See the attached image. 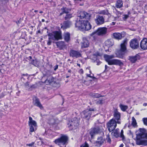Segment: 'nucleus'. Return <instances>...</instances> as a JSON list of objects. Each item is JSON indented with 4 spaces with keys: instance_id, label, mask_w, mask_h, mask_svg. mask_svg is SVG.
<instances>
[{
    "instance_id": "obj_56",
    "label": "nucleus",
    "mask_w": 147,
    "mask_h": 147,
    "mask_svg": "<svg viewBox=\"0 0 147 147\" xmlns=\"http://www.w3.org/2000/svg\"><path fill=\"white\" fill-rule=\"evenodd\" d=\"M71 69H69L68 70V72L69 73H71Z\"/></svg>"
},
{
    "instance_id": "obj_45",
    "label": "nucleus",
    "mask_w": 147,
    "mask_h": 147,
    "mask_svg": "<svg viewBox=\"0 0 147 147\" xmlns=\"http://www.w3.org/2000/svg\"><path fill=\"white\" fill-rule=\"evenodd\" d=\"M123 20H126L129 17L128 16L126 15H123Z\"/></svg>"
},
{
    "instance_id": "obj_62",
    "label": "nucleus",
    "mask_w": 147,
    "mask_h": 147,
    "mask_svg": "<svg viewBox=\"0 0 147 147\" xmlns=\"http://www.w3.org/2000/svg\"><path fill=\"white\" fill-rule=\"evenodd\" d=\"M43 11H40L39 12V13H43Z\"/></svg>"
},
{
    "instance_id": "obj_42",
    "label": "nucleus",
    "mask_w": 147,
    "mask_h": 147,
    "mask_svg": "<svg viewBox=\"0 0 147 147\" xmlns=\"http://www.w3.org/2000/svg\"><path fill=\"white\" fill-rule=\"evenodd\" d=\"M123 130H121V134H120V137L122 138L123 139L124 138V136L123 134Z\"/></svg>"
},
{
    "instance_id": "obj_26",
    "label": "nucleus",
    "mask_w": 147,
    "mask_h": 147,
    "mask_svg": "<svg viewBox=\"0 0 147 147\" xmlns=\"http://www.w3.org/2000/svg\"><path fill=\"white\" fill-rule=\"evenodd\" d=\"M54 82V78H53L51 76H49L47 79L45 80V83L46 84H50Z\"/></svg>"
},
{
    "instance_id": "obj_44",
    "label": "nucleus",
    "mask_w": 147,
    "mask_h": 147,
    "mask_svg": "<svg viewBox=\"0 0 147 147\" xmlns=\"http://www.w3.org/2000/svg\"><path fill=\"white\" fill-rule=\"evenodd\" d=\"M94 97L98 98L99 97H100L101 95L100 94H94Z\"/></svg>"
},
{
    "instance_id": "obj_9",
    "label": "nucleus",
    "mask_w": 147,
    "mask_h": 147,
    "mask_svg": "<svg viewBox=\"0 0 147 147\" xmlns=\"http://www.w3.org/2000/svg\"><path fill=\"white\" fill-rule=\"evenodd\" d=\"M94 110L93 109L89 110H86L83 111L81 113L82 117L88 119L91 115V111H93Z\"/></svg>"
},
{
    "instance_id": "obj_52",
    "label": "nucleus",
    "mask_w": 147,
    "mask_h": 147,
    "mask_svg": "<svg viewBox=\"0 0 147 147\" xmlns=\"http://www.w3.org/2000/svg\"><path fill=\"white\" fill-rule=\"evenodd\" d=\"M117 14H118V16H119V15H120L121 14V13L120 12H117Z\"/></svg>"
},
{
    "instance_id": "obj_60",
    "label": "nucleus",
    "mask_w": 147,
    "mask_h": 147,
    "mask_svg": "<svg viewBox=\"0 0 147 147\" xmlns=\"http://www.w3.org/2000/svg\"><path fill=\"white\" fill-rule=\"evenodd\" d=\"M42 22H44L45 21V20L44 19H42Z\"/></svg>"
},
{
    "instance_id": "obj_20",
    "label": "nucleus",
    "mask_w": 147,
    "mask_h": 147,
    "mask_svg": "<svg viewBox=\"0 0 147 147\" xmlns=\"http://www.w3.org/2000/svg\"><path fill=\"white\" fill-rule=\"evenodd\" d=\"M105 46L107 47L106 50H105L106 51L109 47L112 46L113 45L114 42L111 40H107L105 41Z\"/></svg>"
},
{
    "instance_id": "obj_27",
    "label": "nucleus",
    "mask_w": 147,
    "mask_h": 147,
    "mask_svg": "<svg viewBox=\"0 0 147 147\" xmlns=\"http://www.w3.org/2000/svg\"><path fill=\"white\" fill-rule=\"evenodd\" d=\"M113 36L115 39L118 40L121 39L122 37V34L119 33H114Z\"/></svg>"
},
{
    "instance_id": "obj_3",
    "label": "nucleus",
    "mask_w": 147,
    "mask_h": 147,
    "mask_svg": "<svg viewBox=\"0 0 147 147\" xmlns=\"http://www.w3.org/2000/svg\"><path fill=\"white\" fill-rule=\"evenodd\" d=\"M49 37L47 45H50L52 42V40L53 41L58 40L62 39V36L61 32L58 31L53 32L52 33L48 34Z\"/></svg>"
},
{
    "instance_id": "obj_41",
    "label": "nucleus",
    "mask_w": 147,
    "mask_h": 147,
    "mask_svg": "<svg viewBox=\"0 0 147 147\" xmlns=\"http://www.w3.org/2000/svg\"><path fill=\"white\" fill-rule=\"evenodd\" d=\"M142 120L144 124L147 126V117L143 118Z\"/></svg>"
},
{
    "instance_id": "obj_24",
    "label": "nucleus",
    "mask_w": 147,
    "mask_h": 147,
    "mask_svg": "<svg viewBox=\"0 0 147 147\" xmlns=\"http://www.w3.org/2000/svg\"><path fill=\"white\" fill-rule=\"evenodd\" d=\"M61 10L62 11V12L60 13V16L62 15L64 13H68L71 11L70 9L64 7H63L61 8Z\"/></svg>"
},
{
    "instance_id": "obj_32",
    "label": "nucleus",
    "mask_w": 147,
    "mask_h": 147,
    "mask_svg": "<svg viewBox=\"0 0 147 147\" xmlns=\"http://www.w3.org/2000/svg\"><path fill=\"white\" fill-rule=\"evenodd\" d=\"M119 107L121 110L123 111H125L128 108L127 106L122 104H120Z\"/></svg>"
},
{
    "instance_id": "obj_6",
    "label": "nucleus",
    "mask_w": 147,
    "mask_h": 147,
    "mask_svg": "<svg viewBox=\"0 0 147 147\" xmlns=\"http://www.w3.org/2000/svg\"><path fill=\"white\" fill-rule=\"evenodd\" d=\"M28 125L30 127V131L31 132L35 131L37 129V124L36 122L33 120L32 117H29Z\"/></svg>"
},
{
    "instance_id": "obj_1",
    "label": "nucleus",
    "mask_w": 147,
    "mask_h": 147,
    "mask_svg": "<svg viewBox=\"0 0 147 147\" xmlns=\"http://www.w3.org/2000/svg\"><path fill=\"white\" fill-rule=\"evenodd\" d=\"M75 26L79 30L82 31L88 30L91 28V26L88 20H82L77 21Z\"/></svg>"
},
{
    "instance_id": "obj_23",
    "label": "nucleus",
    "mask_w": 147,
    "mask_h": 147,
    "mask_svg": "<svg viewBox=\"0 0 147 147\" xmlns=\"http://www.w3.org/2000/svg\"><path fill=\"white\" fill-rule=\"evenodd\" d=\"M94 58H96V59L94 61V62L97 63V65H100V62L98 59L99 58V57H100V54L98 52H97L96 53L94 54Z\"/></svg>"
},
{
    "instance_id": "obj_35",
    "label": "nucleus",
    "mask_w": 147,
    "mask_h": 147,
    "mask_svg": "<svg viewBox=\"0 0 147 147\" xmlns=\"http://www.w3.org/2000/svg\"><path fill=\"white\" fill-rule=\"evenodd\" d=\"M131 124L134 127H136L137 126V123L136 120L134 117H132L131 119Z\"/></svg>"
},
{
    "instance_id": "obj_36",
    "label": "nucleus",
    "mask_w": 147,
    "mask_h": 147,
    "mask_svg": "<svg viewBox=\"0 0 147 147\" xmlns=\"http://www.w3.org/2000/svg\"><path fill=\"white\" fill-rule=\"evenodd\" d=\"M57 45L58 47H64L65 46V43L63 41H60L57 42Z\"/></svg>"
},
{
    "instance_id": "obj_15",
    "label": "nucleus",
    "mask_w": 147,
    "mask_h": 147,
    "mask_svg": "<svg viewBox=\"0 0 147 147\" xmlns=\"http://www.w3.org/2000/svg\"><path fill=\"white\" fill-rule=\"evenodd\" d=\"M113 115L114 118L113 119L116 121L118 124H120L121 122L120 121L121 117L120 113L118 111L117 109H116L114 110Z\"/></svg>"
},
{
    "instance_id": "obj_47",
    "label": "nucleus",
    "mask_w": 147,
    "mask_h": 147,
    "mask_svg": "<svg viewBox=\"0 0 147 147\" xmlns=\"http://www.w3.org/2000/svg\"><path fill=\"white\" fill-rule=\"evenodd\" d=\"M79 73L81 74H82L83 73V70L82 69H80L79 71Z\"/></svg>"
},
{
    "instance_id": "obj_21",
    "label": "nucleus",
    "mask_w": 147,
    "mask_h": 147,
    "mask_svg": "<svg viewBox=\"0 0 147 147\" xmlns=\"http://www.w3.org/2000/svg\"><path fill=\"white\" fill-rule=\"evenodd\" d=\"M89 43L88 40L86 38H83V41L82 43L81 47L82 48H86L88 47Z\"/></svg>"
},
{
    "instance_id": "obj_50",
    "label": "nucleus",
    "mask_w": 147,
    "mask_h": 147,
    "mask_svg": "<svg viewBox=\"0 0 147 147\" xmlns=\"http://www.w3.org/2000/svg\"><path fill=\"white\" fill-rule=\"evenodd\" d=\"M25 85L26 87H28L29 85V83L28 82H26L25 84Z\"/></svg>"
},
{
    "instance_id": "obj_25",
    "label": "nucleus",
    "mask_w": 147,
    "mask_h": 147,
    "mask_svg": "<svg viewBox=\"0 0 147 147\" xmlns=\"http://www.w3.org/2000/svg\"><path fill=\"white\" fill-rule=\"evenodd\" d=\"M140 58V57L138 55H136L134 56H131L129 57V60L132 63L135 62L137 60L139 59Z\"/></svg>"
},
{
    "instance_id": "obj_54",
    "label": "nucleus",
    "mask_w": 147,
    "mask_h": 147,
    "mask_svg": "<svg viewBox=\"0 0 147 147\" xmlns=\"http://www.w3.org/2000/svg\"><path fill=\"white\" fill-rule=\"evenodd\" d=\"M143 106H147V103H144L143 104Z\"/></svg>"
},
{
    "instance_id": "obj_64",
    "label": "nucleus",
    "mask_w": 147,
    "mask_h": 147,
    "mask_svg": "<svg viewBox=\"0 0 147 147\" xmlns=\"http://www.w3.org/2000/svg\"><path fill=\"white\" fill-rule=\"evenodd\" d=\"M69 76H67L66 78H69Z\"/></svg>"
},
{
    "instance_id": "obj_37",
    "label": "nucleus",
    "mask_w": 147,
    "mask_h": 147,
    "mask_svg": "<svg viewBox=\"0 0 147 147\" xmlns=\"http://www.w3.org/2000/svg\"><path fill=\"white\" fill-rule=\"evenodd\" d=\"M66 14V16L64 17V19L65 20H68L71 18L72 16V14Z\"/></svg>"
},
{
    "instance_id": "obj_5",
    "label": "nucleus",
    "mask_w": 147,
    "mask_h": 147,
    "mask_svg": "<svg viewBox=\"0 0 147 147\" xmlns=\"http://www.w3.org/2000/svg\"><path fill=\"white\" fill-rule=\"evenodd\" d=\"M127 40L125 39L123 41V43L121 45V49L120 51L116 53L117 57L119 58H122L124 53H123L126 50V46L127 44Z\"/></svg>"
},
{
    "instance_id": "obj_53",
    "label": "nucleus",
    "mask_w": 147,
    "mask_h": 147,
    "mask_svg": "<svg viewBox=\"0 0 147 147\" xmlns=\"http://www.w3.org/2000/svg\"><path fill=\"white\" fill-rule=\"evenodd\" d=\"M115 24V22H113L111 23V25H114Z\"/></svg>"
},
{
    "instance_id": "obj_28",
    "label": "nucleus",
    "mask_w": 147,
    "mask_h": 147,
    "mask_svg": "<svg viewBox=\"0 0 147 147\" xmlns=\"http://www.w3.org/2000/svg\"><path fill=\"white\" fill-rule=\"evenodd\" d=\"M123 6V2L122 1L119 0L117 1L115 3L116 7L118 8L122 7Z\"/></svg>"
},
{
    "instance_id": "obj_61",
    "label": "nucleus",
    "mask_w": 147,
    "mask_h": 147,
    "mask_svg": "<svg viewBox=\"0 0 147 147\" xmlns=\"http://www.w3.org/2000/svg\"><path fill=\"white\" fill-rule=\"evenodd\" d=\"M29 58H30V59H32V57L31 56H29Z\"/></svg>"
},
{
    "instance_id": "obj_2",
    "label": "nucleus",
    "mask_w": 147,
    "mask_h": 147,
    "mask_svg": "<svg viewBox=\"0 0 147 147\" xmlns=\"http://www.w3.org/2000/svg\"><path fill=\"white\" fill-rule=\"evenodd\" d=\"M114 57V55H104L105 60L108 63L109 65H116L120 66L123 65V63L121 60L118 59H112Z\"/></svg>"
},
{
    "instance_id": "obj_38",
    "label": "nucleus",
    "mask_w": 147,
    "mask_h": 147,
    "mask_svg": "<svg viewBox=\"0 0 147 147\" xmlns=\"http://www.w3.org/2000/svg\"><path fill=\"white\" fill-rule=\"evenodd\" d=\"M106 139H105V141H107V142L110 143L111 142V140L110 137L109 135H107L106 136Z\"/></svg>"
},
{
    "instance_id": "obj_11",
    "label": "nucleus",
    "mask_w": 147,
    "mask_h": 147,
    "mask_svg": "<svg viewBox=\"0 0 147 147\" xmlns=\"http://www.w3.org/2000/svg\"><path fill=\"white\" fill-rule=\"evenodd\" d=\"M136 144L138 145L147 146V139L145 138H136Z\"/></svg>"
},
{
    "instance_id": "obj_40",
    "label": "nucleus",
    "mask_w": 147,
    "mask_h": 147,
    "mask_svg": "<svg viewBox=\"0 0 147 147\" xmlns=\"http://www.w3.org/2000/svg\"><path fill=\"white\" fill-rule=\"evenodd\" d=\"M80 147H89V146L88 144L86 142H85L84 144L81 145Z\"/></svg>"
},
{
    "instance_id": "obj_33",
    "label": "nucleus",
    "mask_w": 147,
    "mask_h": 147,
    "mask_svg": "<svg viewBox=\"0 0 147 147\" xmlns=\"http://www.w3.org/2000/svg\"><path fill=\"white\" fill-rule=\"evenodd\" d=\"M95 144L97 146L100 147L101 145V137H98L97 140Z\"/></svg>"
},
{
    "instance_id": "obj_10",
    "label": "nucleus",
    "mask_w": 147,
    "mask_h": 147,
    "mask_svg": "<svg viewBox=\"0 0 147 147\" xmlns=\"http://www.w3.org/2000/svg\"><path fill=\"white\" fill-rule=\"evenodd\" d=\"M78 16L81 19L85 18L87 20L90 19L91 14L85 11H81L78 14Z\"/></svg>"
},
{
    "instance_id": "obj_4",
    "label": "nucleus",
    "mask_w": 147,
    "mask_h": 147,
    "mask_svg": "<svg viewBox=\"0 0 147 147\" xmlns=\"http://www.w3.org/2000/svg\"><path fill=\"white\" fill-rule=\"evenodd\" d=\"M68 140V138L65 135H62L60 137L55 139L54 142L59 146L66 145Z\"/></svg>"
},
{
    "instance_id": "obj_16",
    "label": "nucleus",
    "mask_w": 147,
    "mask_h": 147,
    "mask_svg": "<svg viewBox=\"0 0 147 147\" xmlns=\"http://www.w3.org/2000/svg\"><path fill=\"white\" fill-rule=\"evenodd\" d=\"M100 132V129L99 127H95L92 129L90 133L91 138H92L95 135L99 134Z\"/></svg>"
},
{
    "instance_id": "obj_34",
    "label": "nucleus",
    "mask_w": 147,
    "mask_h": 147,
    "mask_svg": "<svg viewBox=\"0 0 147 147\" xmlns=\"http://www.w3.org/2000/svg\"><path fill=\"white\" fill-rule=\"evenodd\" d=\"M107 28L106 27L102 28V36L105 35L107 33Z\"/></svg>"
},
{
    "instance_id": "obj_18",
    "label": "nucleus",
    "mask_w": 147,
    "mask_h": 147,
    "mask_svg": "<svg viewBox=\"0 0 147 147\" xmlns=\"http://www.w3.org/2000/svg\"><path fill=\"white\" fill-rule=\"evenodd\" d=\"M71 24V22L70 21H65L63 22V25L61 24V28L63 29H65L69 28Z\"/></svg>"
},
{
    "instance_id": "obj_51",
    "label": "nucleus",
    "mask_w": 147,
    "mask_h": 147,
    "mask_svg": "<svg viewBox=\"0 0 147 147\" xmlns=\"http://www.w3.org/2000/svg\"><path fill=\"white\" fill-rule=\"evenodd\" d=\"M101 21H102V24H103L104 23V20L103 18L102 17Z\"/></svg>"
},
{
    "instance_id": "obj_49",
    "label": "nucleus",
    "mask_w": 147,
    "mask_h": 147,
    "mask_svg": "<svg viewBox=\"0 0 147 147\" xmlns=\"http://www.w3.org/2000/svg\"><path fill=\"white\" fill-rule=\"evenodd\" d=\"M58 65H56L54 67V70L55 71H56L58 69Z\"/></svg>"
},
{
    "instance_id": "obj_63",
    "label": "nucleus",
    "mask_w": 147,
    "mask_h": 147,
    "mask_svg": "<svg viewBox=\"0 0 147 147\" xmlns=\"http://www.w3.org/2000/svg\"><path fill=\"white\" fill-rule=\"evenodd\" d=\"M34 12H38V11L37 10H35L34 11Z\"/></svg>"
},
{
    "instance_id": "obj_19",
    "label": "nucleus",
    "mask_w": 147,
    "mask_h": 147,
    "mask_svg": "<svg viewBox=\"0 0 147 147\" xmlns=\"http://www.w3.org/2000/svg\"><path fill=\"white\" fill-rule=\"evenodd\" d=\"M63 37L65 40L67 42H69L70 40V34L68 32L64 33Z\"/></svg>"
},
{
    "instance_id": "obj_46",
    "label": "nucleus",
    "mask_w": 147,
    "mask_h": 147,
    "mask_svg": "<svg viewBox=\"0 0 147 147\" xmlns=\"http://www.w3.org/2000/svg\"><path fill=\"white\" fill-rule=\"evenodd\" d=\"M34 142H32L31 143L29 144H26V146H32L34 145Z\"/></svg>"
},
{
    "instance_id": "obj_17",
    "label": "nucleus",
    "mask_w": 147,
    "mask_h": 147,
    "mask_svg": "<svg viewBox=\"0 0 147 147\" xmlns=\"http://www.w3.org/2000/svg\"><path fill=\"white\" fill-rule=\"evenodd\" d=\"M140 47L143 50L147 49V38H144L141 41Z\"/></svg>"
},
{
    "instance_id": "obj_13",
    "label": "nucleus",
    "mask_w": 147,
    "mask_h": 147,
    "mask_svg": "<svg viewBox=\"0 0 147 147\" xmlns=\"http://www.w3.org/2000/svg\"><path fill=\"white\" fill-rule=\"evenodd\" d=\"M129 43L131 47L133 49H136L139 47V42L136 38L132 39L130 42Z\"/></svg>"
},
{
    "instance_id": "obj_14",
    "label": "nucleus",
    "mask_w": 147,
    "mask_h": 147,
    "mask_svg": "<svg viewBox=\"0 0 147 147\" xmlns=\"http://www.w3.org/2000/svg\"><path fill=\"white\" fill-rule=\"evenodd\" d=\"M79 121L76 118L72 119L68 123L70 125L69 127L72 126L73 128L75 129L79 125Z\"/></svg>"
},
{
    "instance_id": "obj_30",
    "label": "nucleus",
    "mask_w": 147,
    "mask_h": 147,
    "mask_svg": "<svg viewBox=\"0 0 147 147\" xmlns=\"http://www.w3.org/2000/svg\"><path fill=\"white\" fill-rule=\"evenodd\" d=\"M95 34L98 36L101 35V28H99L97 30L92 32L91 34L92 35Z\"/></svg>"
},
{
    "instance_id": "obj_58",
    "label": "nucleus",
    "mask_w": 147,
    "mask_h": 147,
    "mask_svg": "<svg viewBox=\"0 0 147 147\" xmlns=\"http://www.w3.org/2000/svg\"><path fill=\"white\" fill-rule=\"evenodd\" d=\"M77 65L79 66L80 67V64L77 63Z\"/></svg>"
},
{
    "instance_id": "obj_29",
    "label": "nucleus",
    "mask_w": 147,
    "mask_h": 147,
    "mask_svg": "<svg viewBox=\"0 0 147 147\" xmlns=\"http://www.w3.org/2000/svg\"><path fill=\"white\" fill-rule=\"evenodd\" d=\"M113 131V135L115 137L117 138L119 136V129L118 128L115 129Z\"/></svg>"
},
{
    "instance_id": "obj_31",
    "label": "nucleus",
    "mask_w": 147,
    "mask_h": 147,
    "mask_svg": "<svg viewBox=\"0 0 147 147\" xmlns=\"http://www.w3.org/2000/svg\"><path fill=\"white\" fill-rule=\"evenodd\" d=\"M95 21L97 24H100L101 23V16L100 15L97 16Z\"/></svg>"
},
{
    "instance_id": "obj_12",
    "label": "nucleus",
    "mask_w": 147,
    "mask_h": 147,
    "mask_svg": "<svg viewBox=\"0 0 147 147\" xmlns=\"http://www.w3.org/2000/svg\"><path fill=\"white\" fill-rule=\"evenodd\" d=\"M70 56L73 58H79L82 56L81 53L78 51L71 50L70 52Z\"/></svg>"
},
{
    "instance_id": "obj_59",
    "label": "nucleus",
    "mask_w": 147,
    "mask_h": 147,
    "mask_svg": "<svg viewBox=\"0 0 147 147\" xmlns=\"http://www.w3.org/2000/svg\"><path fill=\"white\" fill-rule=\"evenodd\" d=\"M90 74H88L87 75V76H88V77H91V76H90Z\"/></svg>"
},
{
    "instance_id": "obj_55",
    "label": "nucleus",
    "mask_w": 147,
    "mask_h": 147,
    "mask_svg": "<svg viewBox=\"0 0 147 147\" xmlns=\"http://www.w3.org/2000/svg\"><path fill=\"white\" fill-rule=\"evenodd\" d=\"M123 146L124 145L123 144H121L120 145V146L119 147H123Z\"/></svg>"
},
{
    "instance_id": "obj_48",
    "label": "nucleus",
    "mask_w": 147,
    "mask_h": 147,
    "mask_svg": "<svg viewBox=\"0 0 147 147\" xmlns=\"http://www.w3.org/2000/svg\"><path fill=\"white\" fill-rule=\"evenodd\" d=\"M35 61L34 60H31V61H30V63H31V64H32V65H35V63H35Z\"/></svg>"
},
{
    "instance_id": "obj_39",
    "label": "nucleus",
    "mask_w": 147,
    "mask_h": 147,
    "mask_svg": "<svg viewBox=\"0 0 147 147\" xmlns=\"http://www.w3.org/2000/svg\"><path fill=\"white\" fill-rule=\"evenodd\" d=\"M28 74H26L25 75L24 74H23L22 75V76H26V77H22L21 78V80L22 81H23V80H25V79L26 78H27L28 77Z\"/></svg>"
},
{
    "instance_id": "obj_57",
    "label": "nucleus",
    "mask_w": 147,
    "mask_h": 147,
    "mask_svg": "<svg viewBox=\"0 0 147 147\" xmlns=\"http://www.w3.org/2000/svg\"><path fill=\"white\" fill-rule=\"evenodd\" d=\"M108 67L107 65H105V67L106 69H107V68Z\"/></svg>"
},
{
    "instance_id": "obj_43",
    "label": "nucleus",
    "mask_w": 147,
    "mask_h": 147,
    "mask_svg": "<svg viewBox=\"0 0 147 147\" xmlns=\"http://www.w3.org/2000/svg\"><path fill=\"white\" fill-rule=\"evenodd\" d=\"M108 12L107 10H103L102 11V14H107Z\"/></svg>"
},
{
    "instance_id": "obj_22",
    "label": "nucleus",
    "mask_w": 147,
    "mask_h": 147,
    "mask_svg": "<svg viewBox=\"0 0 147 147\" xmlns=\"http://www.w3.org/2000/svg\"><path fill=\"white\" fill-rule=\"evenodd\" d=\"M33 102L34 105L39 107L40 109H42L43 108L42 105L38 98H36L35 100H34Z\"/></svg>"
},
{
    "instance_id": "obj_7",
    "label": "nucleus",
    "mask_w": 147,
    "mask_h": 147,
    "mask_svg": "<svg viewBox=\"0 0 147 147\" xmlns=\"http://www.w3.org/2000/svg\"><path fill=\"white\" fill-rule=\"evenodd\" d=\"M117 123L116 121L113 118L110 120L107 124L109 131L110 132L113 131L116 127Z\"/></svg>"
},
{
    "instance_id": "obj_8",
    "label": "nucleus",
    "mask_w": 147,
    "mask_h": 147,
    "mask_svg": "<svg viewBox=\"0 0 147 147\" xmlns=\"http://www.w3.org/2000/svg\"><path fill=\"white\" fill-rule=\"evenodd\" d=\"M146 130L144 129H139L136 134V139L140 138H145L147 139L146 136L147 133H146Z\"/></svg>"
}]
</instances>
